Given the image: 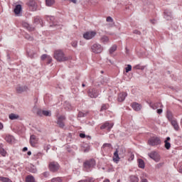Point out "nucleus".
Instances as JSON below:
<instances>
[{"mask_svg":"<svg viewBox=\"0 0 182 182\" xmlns=\"http://www.w3.org/2000/svg\"><path fill=\"white\" fill-rule=\"evenodd\" d=\"M107 22H113V18L110 16L107 18Z\"/></svg>","mask_w":182,"mask_h":182,"instance_id":"obj_36","label":"nucleus"},{"mask_svg":"<svg viewBox=\"0 0 182 182\" xmlns=\"http://www.w3.org/2000/svg\"><path fill=\"white\" fill-rule=\"evenodd\" d=\"M38 141H39V139L35 135L31 136L30 143L33 147H35L38 144Z\"/></svg>","mask_w":182,"mask_h":182,"instance_id":"obj_10","label":"nucleus"},{"mask_svg":"<svg viewBox=\"0 0 182 182\" xmlns=\"http://www.w3.org/2000/svg\"><path fill=\"white\" fill-rule=\"evenodd\" d=\"M83 87H85V85H82Z\"/></svg>","mask_w":182,"mask_h":182,"instance_id":"obj_51","label":"nucleus"},{"mask_svg":"<svg viewBox=\"0 0 182 182\" xmlns=\"http://www.w3.org/2000/svg\"><path fill=\"white\" fill-rule=\"evenodd\" d=\"M141 182H147V179L144 178V179L141 180Z\"/></svg>","mask_w":182,"mask_h":182,"instance_id":"obj_44","label":"nucleus"},{"mask_svg":"<svg viewBox=\"0 0 182 182\" xmlns=\"http://www.w3.org/2000/svg\"><path fill=\"white\" fill-rule=\"evenodd\" d=\"M131 181L132 182H139V178L136 176L131 177Z\"/></svg>","mask_w":182,"mask_h":182,"instance_id":"obj_34","label":"nucleus"},{"mask_svg":"<svg viewBox=\"0 0 182 182\" xmlns=\"http://www.w3.org/2000/svg\"><path fill=\"white\" fill-rule=\"evenodd\" d=\"M6 141L7 143H14L15 141V138L11 135H7L6 136Z\"/></svg>","mask_w":182,"mask_h":182,"instance_id":"obj_16","label":"nucleus"},{"mask_svg":"<svg viewBox=\"0 0 182 182\" xmlns=\"http://www.w3.org/2000/svg\"><path fill=\"white\" fill-rule=\"evenodd\" d=\"M164 18L166 21H170V19L173 18V16L171 15V13H165Z\"/></svg>","mask_w":182,"mask_h":182,"instance_id":"obj_27","label":"nucleus"},{"mask_svg":"<svg viewBox=\"0 0 182 182\" xmlns=\"http://www.w3.org/2000/svg\"><path fill=\"white\" fill-rule=\"evenodd\" d=\"M59 164L56 163V162H51L49 165V168L50 170V171H58V170H59Z\"/></svg>","mask_w":182,"mask_h":182,"instance_id":"obj_8","label":"nucleus"},{"mask_svg":"<svg viewBox=\"0 0 182 182\" xmlns=\"http://www.w3.org/2000/svg\"><path fill=\"white\" fill-rule=\"evenodd\" d=\"M42 114H43V116H46L47 117L52 116V112L49 110H43Z\"/></svg>","mask_w":182,"mask_h":182,"instance_id":"obj_22","label":"nucleus"},{"mask_svg":"<svg viewBox=\"0 0 182 182\" xmlns=\"http://www.w3.org/2000/svg\"><path fill=\"white\" fill-rule=\"evenodd\" d=\"M58 181V178H53L52 179V182Z\"/></svg>","mask_w":182,"mask_h":182,"instance_id":"obj_43","label":"nucleus"},{"mask_svg":"<svg viewBox=\"0 0 182 182\" xmlns=\"http://www.w3.org/2000/svg\"><path fill=\"white\" fill-rule=\"evenodd\" d=\"M80 137H81L82 139H85V137H86V135H85V134H80Z\"/></svg>","mask_w":182,"mask_h":182,"instance_id":"obj_40","label":"nucleus"},{"mask_svg":"<svg viewBox=\"0 0 182 182\" xmlns=\"http://www.w3.org/2000/svg\"><path fill=\"white\" fill-rule=\"evenodd\" d=\"M16 90L17 93H23L25 92H28V90H29V87L27 85H18L16 87Z\"/></svg>","mask_w":182,"mask_h":182,"instance_id":"obj_5","label":"nucleus"},{"mask_svg":"<svg viewBox=\"0 0 182 182\" xmlns=\"http://www.w3.org/2000/svg\"><path fill=\"white\" fill-rule=\"evenodd\" d=\"M0 154L3 156V157H5L7 154L6 151H5L2 145H0Z\"/></svg>","mask_w":182,"mask_h":182,"instance_id":"obj_24","label":"nucleus"},{"mask_svg":"<svg viewBox=\"0 0 182 182\" xmlns=\"http://www.w3.org/2000/svg\"><path fill=\"white\" fill-rule=\"evenodd\" d=\"M14 14L16 16H21V14H22V6L21 4L16 6L14 9Z\"/></svg>","mask_w":182,"mask_h":182,"instance_id":"obj_9","label":"nucleus"},{"mask_svg":"<svg viewBox=\"0 0 182 182\" xmlns=\"http://www.w3.org/2000/svg\"><path fill=\"white\" fill-rule=\"evenodd\" d=\"M171 124L174 127L175 130H178V129H180V127H178V124L177 123V121L172 120Z\"/></svg>","mask_w":182,"mask_h":182,"instance_id":"obj_23","label":"nucleus"},{"mask_svg":"<svg viewBox=\"0 0 182 182\" xmlns=\"http://www.w3.org/2000/svg\"><path fill=\"white\" fill-rule=\"evenodd\" d=\"M120 160V157H119V151H115L114 153L113 161L117 163Z\"/></svg>","mask_w":182,"mask_h":182,"instance_id":"obj_17","label":"nucleus"},{"mask_svg":"<svg viewBox=\"0 0 182 182\" xmlns=\"http://www.w3.org/2000/svg\"><path fill=\"white\" fill-rule=\"evenodd\" d=\"M126 97H127V93L126 92L120 93L118 97V102H124V100H126Z\"/></svg>","mask_w":182,"mask_h":182,"instance_id":"obj_11","label":"nucleus"},{"mask_svg":"<svg viewBox=\"0 0 182 182\" xmlns=\"http://www.w3.org/2000/svg\"><path fill=\"white\" fill-rule=\"evenodd\" d=\"M138 166H139V168H144V167H146L144 161H143L141 159H139L138 160Z\"/></svg>","mask_w":182,"mask_h":182,"instance_id":"obj_20","label":"nucleus"},{"mask_svg":"<svg viewBox=\"0 0 182 182\" xmlns=\"http://www.w3.org/2000/svg\"><path fill=\"white\" fill-rule=\"evenodd\" d=\"M73 48H77V41H74L72 42Z\"/></svg>","mask_w":182,"mask_h":182,"instance_id":"obj_35","label":"nucleus"},{"mask_svg":"<svg viewBox=\"0 0 182 182\" xmlns=\"http://www.w3.org/2000/svg\"><path fill=\"white\" fill-rule=\"evenodd\" d=\"M180 173H182V166H181V168H180Z\"/></svg>","mask_w":182,"mask_h":182,"instance_id":"obj_48","label":"nucleus"},{"mask_svg":"<svg viewBox=\"0 0 182 182\" xmlns=\"http://www.w3.org/2000/svg\"><path fill=\"white\" fill-rule=\"evenodd\" d=\"M41 60H45V59H50V56H49L46 54H44V55H41Z\"/></svg>","mask_w":182,"mask_h":182,"instance_id":"obj_32","label":"nucleus"},{"mask_svg":"<svg viewBox=\"0 0 182 182\" xmlns=\"http://www.w3.org/2000/svg\"><path fill=\"white\" fill-rule=\"evenodd\" d=\"M95 164V161H87L85 162V167L86 168H90V167H93Z\"/></svg>","mask_w":182,"mask_h":182,"instance_id":"obj_14","label":"nucleus"},{"mask_svg":"<svg viewBox=\"0 0 182 182\" xmlns=\"http://www.w3.org/2000/svg\"><path fill=\"white\" fill-rule=\"evenodd\" d=\"M156 168H162V167H164V161H160L158 164L155 166Z\"/></svg>","mask_w":182,"mask_h":182,"instance_id":"obj_26","label":"nucleus"},{"mask_svg":"<svg viewBox=\"0 0 182 182\" xmlns=\"http://www.w3.org/2000/svg\"><path fill=\"white\" fill-rule=\"evenodd\" d=\"M100 41L102 43H109V37L107 36H102Z\"/></svg>","mask_w":182,"mask_h":182,"instance_id":"obj_18","label":"nucleus"},{"mask_svg":"<svg viewBox=\"0 0 182 182\" xmlns=\"http://www.w3.org/2000/svg\"><path fill=\"white\" fill-rule=\"evenodd\" d=\"M116 50H117V46L114 45L109 48V53L110 55H113Z\"/></svg>","mask_w":182,"mask_h":182,"instance_id":"obj_19","label":"nucleus"},{"mask_svg":"<svg viewBox=\"0 0 182 182\" xmlns=\"http://www.w3.org/2000/svg\"><path fill=\"white\" fill-rule=\"evenodd\" d=\"M157 113L159 114H161V113H163V109H157Z\"/></svg>","mask_w":182,"mask_h":182,"instance_id":"obj_39","label":"nucleus"},{"mask_svg":"<svg viewBox=\"0 0 182 182\" xmlns=\"http://www.w3.org/2000/svg\"><path fill=\"white\" fill-rule=\"evenodd\" d=\"M107 146H109V144H105L103 145V147H107Z\"/></svg>","mask_w":182,"mask_h":182,"instance_id":"obj_45","label":"nucleus"},{"mask_svg":"<svg viewBox=\"0 0 182 182\" xmlns=\"http://www.w3.org/2000/svg\"><path fill=\"white\" fill-rule=\"evenodd\" d=\"M4 130V124L2 122H0V131Z\"/></svg>","mask_w":182,"mask_h":182,"instance_id":"obj_37","label":"nucleus"},{"mask_svg":"<svg viewBox=\"0 0 182 182\" xmlns=\"http://www.w3.org/2000/svg\"><path fill=\"white\" fill-rule=\"evenodd\" d=\"M46 2L48 6H52L55 4V0H46Z\"/></svg>","mask_w":182,"mask_h":182,"instance_id":"obj_29","label":"nucleus"},{"mask_svg":"<svg viewBox=\"0 0 182 182\" xmlns=\"http://www.w3.org/2000/svg\"><path fill=\"white\" fill-rule=\"evenodd\" d=\"M117 182H120V180H118Z\"/></svg>","mask_w":182,"mask_h":182,"instance_id":"obj_50","label":"nucleus"},{"mask_svg":"<svg viewBox=\"0 0 182 182\" xmlns=\"http://www.w3.org/2000/svg\"><path fill=\"white\" fill-rule=\"evenodd\" d=\"M91 49L93 53H102V52H103V48L100 44H94L91 47Z\"/></svg>","mask_w":182,"mask_h":182,"instance_id":"obj_4","label":"nucleus"},{"mask_svg":"<svg viewBox=\"0 0 182 182\" xmlns=\"http://www.w3.org/2000/svg\"><path fill=\"white\" fill-rule=\"evenodd\" d=\"M22 25L24 28H26V29H28V31H32V27L31 26V25L28 22L23 21L22 23Z\"/></svg>","mask_w":182,"mask_h":182,"instance_id":"obj_21","label":"nucleus"},{"mask_svg":"<svg viewBox=\"0 0 182 182\" xmlns=\"http://www.w3.org/2000/svg\"><path fill=\"white\" fill-rule=\"evenodd\" d=\"M62 120H65V117H60L58 118L57 124H58L59 127H61L62 129H63V127H65V123L63 122H62Z\"/></svg>","mask_w":182,"mask_h":182,"instance_id":"obj_13","label":"nucleus"},{"mask_svg":"<svg viewBox=\"0 0 182 182\" xmlns=\"http://www.w3.org/2000/svg\"><path fill=\"white\" fill-rule=\"evenodd\" d=\"M0 181L2 182H12V181H11V179H9V178H5V177H0Z\"/></svg>","mask_w":182,"mask_h":182,"instance_id":"obj_30","label":"nucleus"},{"mask_svg":"<svg viewBox=\"0 0 182 182\" xmlns=\"http://www.w3.org/2000/svg\"><path fill=\"white\" fill-rule=\"evenodd\" d=\"M54 58L57 62H66L68 58L65 56V53L60 50H55L54 51Z\"/></svg>","mask_w":182,"mask_h":182,"instance_id":"obj_1","label":"nucleus"},{"mask_svg":"<svg viewBox=\"0 0 182 182\" xmlns=\"http://www.w3.org/2000/svg\"><path fill=\"white\" fill-rule=\"evenodd\" d=\"M131 107L134 112H140L142 108L141 105L136 102L131 104Z\"/></svg>","mask_w":182,"mask_h":182,"instance_id":"obj_6","label":"nucleus"},{"mask_svg":"<svg viewBox=\"0 0 182 182\" xmlns=\"http://www.w3.org/2000/svg\"><path fill=\"white\" fill-rule=\"evenodd\" d=\"M69 2H71V4H74V5H77V4H80V2L82 1V0H68Z\"/></svg>","mask_w":182,"mask_h":182,"instance_id":"obj_31","label":"nucleus"},{"mask_svg":"<svg viewBox=\"0 0 182 182\" xmlns=\"http://www.w3.org/2000/svg\"><path fill=\"white\" fill-rule=\"evenodd\" d=\"M23 151H28V147H24L23 149Z\"/></svg>","mask_w":182,"mask_h":182,"instance_id":"obj_42","label":"nucleus"},{"mask_svg":"<svg viewBox=\"0 0 182 182\" xmlns=\"http://www.w3.org/2000/svg\"><path fill=\"white\" fill-rule=\"evenodd\" d=\"M9 119L10 120H18V119H20V117L18 114L11 113L9 115Z\"/></svg>","mask_w":182,"mask_h":182,"instance_id":"obj_12","label":"nucleus"},{"mask_svg":"<svg viewBox=\"0 0 182 182\" xmlns=\"http://www.w3.org/2000/svg\"><path fill=\"white\" fill-rule=\"evenodd\" d=\"M27 154H28V156H31V154H32V152L28 151V152L27 153Z\"/></svg>","mask_w":182,"mask_h":182,"instance_id":"obj_47","label":"nucleus"},{"mask_svg":"<svg viewBox=\"0 0 182 182\" xmlns=\"http://www.w3.org/2000/svg\"><path fill=\"white\" fill-rule=\"evenodd\" d=\"M149 143L151 146H159V144H161V141L156 137V138H152L149 141Z\"/></svg>","mask_w":182,"mask_h":182,"instance_id":"obj_7","label":"nucleus"},{"mask_svg":"<svg viewBox=\"0 0 182 182\" xmlns=\"http://www.w3.org/2000/svg\"><path fill=\"white\" fill-rule=\"evenodd\" d=\"M26 182H36L35 178L33 176L29 175L26 178Z\"/></svg>","mask_w":182,"mask_h":182,"instance_id":"obj_25","label":"nucleus"},{"mask_svg":"<svg viewBox=\"0 0 182 182\" xmlns=\"http://www.w3.org/2000/svg\"><path fill=\"white\" fill-rule=\"evenodd\" d=\"M90 95L91 97H97V94L93 95L92 93H90Z\"/></svg>","mask_w":182,"mask_h":182,"instance_id":"obj_38","label":"nucleus"},{"mask_svg":"<svg viewBox=\"0 0 182 182\" xmlns=\"http://www.w3.org/2000/svg\"><path fill=\"white\" fill-rule=\"evenodd\" d=\"M165 143V149H166V150H170V148L171 147V144H170V142L167 141H164Z\"/></svg>","mask_w":182,"mask_h":182,"instance_id":"obj_28","label":"nucleus"},{"mask_svg":"<svg viewBox=\"0 0 182 182\" xmlns=\"http://www.w3.org/2000/svg\"><path fill=\"white\" fill-rule=\"evenodd\" d=\"M134 159V155L132 156V160H133Z\"/></svg>","mask_w":182,"mask_h":182,"instance_id":"obj_49","label":"nucleus"},{"mask_svg":"<svg viewBox=\"0 0 182 182\" xmlns=\"http://www.w3.org/2000/svg\"><path fill=\"white\" fill-rule=\"evenodd\" d=\"M125 70L127 73H129L132 70V65H127L125 68Z\"/></svg>","mask_w":182,"mask_h":182,"instance_id":"obj_33","label":"nucleus"},{"mask_svg":"<svg viewBox=\"0 0 182 182\" xmlns=\"http://www.w3.org/2000/svg\"><path fill=\"white\" fill-rule=\"evenodd\" d=\"M149 157L151 159V160H154L155 163H159V161H161V156H160V154L156 151H153L151 153L149 154Z\"/></svg>","mask_w":182,"mask_h":182,"instance_id":"obj_2","label":"nucleus"},{"mask_svg":"<svg viewBox=\"0 0 182 182\" xmlns=\"http://www.w3.org/2000/svg\"><path fill=\"white\" fill-rule=\"evenodd\" d=\"M96 35H97V33H96V31H89L84 33L82 36L86 41H90L93 39L96 36Z\"/></svg>","mask_w":182,"mask_h":182,"instance_id":"obj_3","label":"nucleus"},{"mask_svg":"<svg viewBox=\"0 0 182 182\" xmlns=\"http://www.w3.org/2000/svg\"><path fill=\"white\" fill-rule=\"evenodd\" d=\"M112 127H113V124H109V122H107L101 126L100 129H102V130H103V129H107L108 130H110Z\"/></svg>","mask_w":182,"mask_h":182,"instance_id":"obj_15","label":"nucleus"},{"mask_svg":"<svg viewBox=\"0 0 182 182\" xmlns=\"http://www.w3.org/2000/svg\"><path fill=\"white\" fill-rule=\"evenodd\" d=\"M170 140H171V138L169 136H168L166 138V139L165 140V141H170Z\"/></svg>","mask_w":182,"mask_h":182,"instance_id":"obj_41","label":"nucleus"},{"mask_svg":"<svg viewBox=\"0 0 182 182\" xmlns=\"http://www.w3.org/2000/svg\"><path fill=\"white\" fill-rule=\"evenodd\" d=\"M103 182H110L109 179H105Z\"/></svg>","mask_w":182,"mask_h":182,"instance_id":"obj_46","label":"nucleus"}]
</instances>
